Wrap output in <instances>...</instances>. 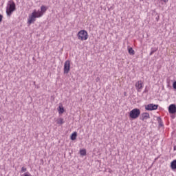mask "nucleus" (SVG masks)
I'll list each match as a JSON object with an SVG mask.
<instances>
[{
	"mask_svg": "<svg viewBox=\"0 0 176 176\" xmlns=\"http://www.w3.org/2000/svg\"><path fill=\"white\" fill-rule=\"evenodd\" d=\"M14 10H16V3L13 0H10L6 7L7 16H12V13H13Z\"/></svg>",
	"mask_w": 176,
	"mask_h": 176,
	"instance_id": "f257e3e1",
	"label": "nucleus"
},
{
	"mask_svg": "<svg viewBox=\"0 0 176 176\" xmlns=\"http://www.w3.org/2000/svg\"><path fill=\"white\" fill-rule=\"evenodd\" d=\"M77 38L79 41H87L89 38V34L86 30H80L77 34Z\"/></svg>",
	"mask_w": 176,
	"mask_h": 176,
	"instance_id": "f03ea898",
	"label": "nucleus"
},
{
	"mask_svg": "<svg viewBox=\"0 0 176 176\" xmlns=\"http://www.w3.org/2000/svg\"><path fill=\"white\" fill-rule=\"evenodd\" d=\"M140 115H141V110L138 108L132 109L129 113V117L131 119H137Z\"/></svg>",
	"mask_w": 176,
	"mask_h": 176,
	"instance_id": "7ed1b4c3",
	"label": "nucleus"
},
{
	"mask_svg": "<svg viewBox=\"0 0 176 176\" xmlns=\"http://www.w3.org/2000/svg\"><path fill=\"white\" fill-rule=\"evenodd\" d=\"M39 17L41 16H39V15L36 13V10H34L32 13V15L29 16V19L28 20V24H32L34 21H36L35 19H39Z\"/></svg>",
	"mask_w": 176,
	"mask_h": 176,
	"instance_id": "20e7f679",
	"label": "nucleus"
},
{
	"mask_svg": "<svg viewBox=\"0 0 176 176\" xmlns=\"http://www.w3.org/2000/svg\"><path fill=\"white\" fill-rule=\"evenodd\" d=\"M71 69V62L69 60H66L64 64V74H69Z\"/></svg>",
	"mask_w": 176,
	"mask_h": 176,
	"instance_id": "39448f33",
	"label": "nucleus"
},
{
	"mask_svg": "<svg viewBox=\"0 0 176 176\" xmlns=\"http://www.w3.org/2000/svg\"><path fill=\"white\" fill-rule=\"evenodd\" d=\"M159 107V105L154 104H148L145 107L146 111H156L157 108Z\"/></svg>",
	"mask_w": 176,
	"mask_h": 176,
	"instance_id": "423d86ee",
	"label": "nucleus"
},
{
	"mask_svg": "<svg viewBox=\"0 0 176 176\" xmlns=\"http://www.w3.org/2000/svg\"><path fill=\"white\" fill-rule=\"evenodd\" d=\"M46 10H47V8L45 6H41V10L36 11V13L38 15V17H42L44 14V13H46Z\"/></svg>",
	"mask_w": 176,
	"mask_h": 176,
	"instance_id": "0eeeda50",
	"label": "nucleus"
},
{
	"mask_svg": "<svg viewBox=\"0 0 176 176\" xmlns=\"http://www.w3.org/2000/svg\"><path fill=\"white\" fill-rule=\"evenodd\" d=\"M168 112L169 113L174 114L176 113V105L175 104H171L168 107Z\"/></svg>",
	"mask_w": 176,
	"mask_h": 176,
	"instance_id": "6e6552de",
	"label": "nucleus"
},
{
	"mask_svg": "<svg viewBox=\"0 0 176 176\" xmlns=\"http://www.w3.org/2000/svg\"><path fill=\"white\" fill-rule=\"evenodd\" d=\"M148 119H151V116L149 115L148 113H143L141 114V120H148Z\"/></svg>",
	"mask_w": 176,
	"mask_h": 176,
	"instance_id": "1a4fd4ad",
	"label": "nucleus"
},
{
	"mask_svg": "<svg viewBox=\"0 0 176 176\" xmlns=\"http://www.w3.org/2000/svg\"><path fill=\"white\" fill-rule=\"evenodd\" d=\"M135 87L138 91H141V89H142V87H144V85H142V81L141 80L138 81L135 83Z\"/></svg>",
	"mask_w": 176,
	"mask_h": 176,
	"instance_id": "9d476101",
	"label": "nucleus"
},
{
	"mask_svg": "<svg viewBox=\"0 0 176 176\" xmlns=\"http://www.w3.org/2000/svg\"><path fill=\"white\" fill-rule=\"evenodd\" d=\"M76 137H78V133L74 132L71 135L70 139L72 140V141H75V140H76Z\"/></svg>",
	"mask_w": 176,
	"mask_h": 176,
	"instance_id": "9b49d317",
	"label": "nucleus"
},
{
	"mask_svg": "<svg viewBox=\"0 0 176 176\" xmlns=\"http://www.w3.org/2000/svg\"><path fill=\"white\" fill-rule=\"evenodd\" d=\"M128 52L129 53V54H130L131 56H134V54H135V52L134 51V50H133L132 47H129V48L128 49Z\"/></svg>",
	"mask_w": 176,
	"mask_h": 176,
	"instance_id": "f8f14e48",
	"label": "nucleus"
},
{
	"mask_svg": "<svg viewBox=\"0 0 176 176\" xmlns=\"http://www.w3.org/2000/svg\"><path fill=\"white\" fill-rule=\"evenodd\" d=\"M151 50V51L149 54V56H152L153 53H155V52H157V47H152Z\"/></svg>",
	"mask_w": 176,
	"mask_h": 176,
	"instance_id": "ddd939ff",
	"label": "nucleus"
},
{
	"mask_svg": "<svg viewBox=\"0 0 176 176\" xmlns=\"http://www.w3.org/2000/svg\"><path fill=\"white\" fill-rule=\"evenodd\" d=\"M56 123H57V124H63V123H64V119H63V118H58V119L56 120Z\"/></svg>",
	"mask_w": 176,
	"mask_h": 176,
	"instance_id": "4468645a",
	"label": "nucleus"
},
{
	"mask_svg": "<svg viewBox=\"0 0 176 176\" xmlns=\"http://www.w3.org/2000/svg\"><path fill=\"white\" fill-rule=\"evenodd\" d=\"M157 120H158L159 126L160 127H163L164 124H163V121L162 120V119L160 118H158Z\"/></svg>",
	"mask_w": 176,
	"mask_h": 176,
	"instance_id": "2eb2a0df",
	"label": "nucleus"
},
{
	"mask_svg": "<svg viewBox=\"0 0 176 176\" xmlns=\"http://www.w3.org/2000/svg\"><path fill=\"white\" fill-rule=\"evenodd\" d=\"M80 154L81 156H86V149H82L80 151Z\"/></svg>",
	"mask_w": 176,
	"mask_h": 176,
	"instance_id": "dca6fc26",
	"label": "nucleus"
},
{
	"mask_svg": "<svg viewBox=\"0 0 176 176\" xmlns=\"http://www.w3.org/2000/svg\"><path fill=\"white\" fill-rule=\"evenodd\" d=\"M59 113H64V107L59 106V110H58Z\"/></svg>",
	"mask_w": 176,
	"mask_h": 176,
	"instance_id": "f3484780",
	"label": "nucleus"
},
{
	"mask_svg": "<svg viewBox=\"0 0 176 176\" xmlns=\"http://www.w3.org/2000/svg\"><path fill=\"white\" fill-rule=\"evenodd\" d=\"M21 173H25L27 171V168L23 166L21 170Z\"/></svg>",
	"mask_w": 176,
	"mask_h": 176,
	"instance_id": "a211bd4d",
	"label": "nucleus"
},
{
	"mask_svg": "<svg viewBox=\"0 0 176 176\" xmlns=\"http://www.w3.org/2000/svg\"><path fill=\"white\" fill-rule=\"evenodd\" d=\"M173 87L176 90V81H175L173 84Z\"/></svg>",
	"mask_w": 176,
	"mask_h": 176,
	"instance_id": "6ab92c4d",
	"label": "nucleus"
},
{
	"mask_svg": "<svg viewBox=\"0 0 176 176\" xmlns=\"http://www.w3.org/2000/svg\"><path fill=\"white\" fill-rule=\"evenodd\" d=\"M2 19H3V16L2 14H0V23L2 21Z\"/></svg>",
	"mask_w": 176,
	"mask_h": 176,
	"instance_id": "aec40b11",
	"label": "nucleus"
},
{
	"mask_svg": "<svg viewBox=\"0 0 176 176\" xmlns=\"http://www.w3.org/2000/svg\"><path fill=\"white\" fill-rule=\"evenodd\" d=\"M162 1V2H164V3H167V2H168V0H161Z\"/></svg>",
	"mask_w": 176,
	"mask_h": 176,
	"instance_id": "412c9836",
	"label": "nucleus"
},
{
	"mask_svg": "<svg viewBox=\"0 0 176 176\" xmlns=\"http://www.w3.org/2000/svg\"><path fill=\"white\" fill-rule=\"evenodd\" d=\"M157 21H159V16H157L156 18Z\"/></svg>",
	"mask_w": 176,
	"mask_h": 176,
	"instance_id": "4be33fe9",
	"label": "nucleus"
},
{
	"mask_svg": "<svg viewBox=\"0 0 176 176\" xmlns=\"http://www.w3.org/2000/svg\"><path fill=\"white\" fill-rule=\"evenodd\" d=\"M173 151H176V146L173 147Z\"/></svg>",
	"mask_w": 176,
	"mask_h": 176,
	"instance_id": "5701e85b",
	"label": "nucleus"
}]
</instances>
